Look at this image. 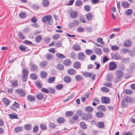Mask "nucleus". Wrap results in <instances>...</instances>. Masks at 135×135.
<instances>
[{"mask_svg": "<svg viewBox=\"0 0 135 135\" xmlns=\"http://www.w3.org/2000/svg\"><path fill=\"white\" fill-rule=\"evenodd\" d=\"M98 126L99 128H103L104 127V123L102 122H100L98 123Z\"/></svg>", "mask_w": 135, "mask_h": 135, "instance_id": "obj_39", "label": "nucleus"}, {"mask_svg": "<svg viewBox=\"0 0 135 135\" xmlns=\"http://www.w3.org/2000/svg\"><path fill=\"white\" fill-rule=\"evenodd\" d=\"M133 133L131 132H128L125 133H124L123 134V135H133Z\"/></svg>", "mask_w": 135, "mask_h": 135, "instance_id": "obj_64", "label": "nucleus"}, {"mask_svg": "<svg viewBox=\"0 0 135 135\" xmlns=\"http://www.w3.org/2000/svg\"><path fill=\"white\" fill-rule=\"evenodd\" d=\"M124 92L126 94H130L132 93V91L129 89H127L124 90Z\"/></svg>", "mask_w": 135, "mask_h": 135, "instance_id": "obj_54", "label": "nucleus"}, {"mask_svg": "<svg viewBox=\"0 0 135 135\" xmlns=\"http://www.w3.org/2000/svg\"><path fill=\"white\" fill-rule=\"evenodd\" d=\"M101 91L107 93L109 91V89L105 87H103L101 88Z\"/></svg>", "mask_w": 135, "mask_h": 135, "instance_id": "obj_41", "label": "nucleus"}, {"mask_svg": "<svg viewBox=\"0 0 135 135\" xmlns=\"http://www.w3.org/2000/svg\"><path fill=\"white\" fill-rule=\"evenodd\" d=\"M83 4V2L81 0H78L76 1L75 3V5L76 6H79Z\"/></svg>", "mask_w": 135, "mask_h": 135, "instance_id": "obj_45", "label": "nucleus"}, {"mask_svg": "<svg viewBox=\"0 0 135 135\" xmlns=\"http://www.w3.org/2000/svg\"><path fill=\"white\" fill-rule=\"evenodd\" d=\"M97 109L98 110L105 111H106V108L103 105H100L98 106Z\"/></svg>", "mask_w": 135, "mask_h": 135, "instance_id": "obj_17", "label": "nucleus"}, {"mask_svg": "<svg viewBox=\"0 0 135 135\" xmlns=\"http://www.w3.org/2000/svg\"><path fill=\"white\" fill-rule=\"evenodd\" d=\"M44 97V95L42 93L38 94L36 96V97L37 99L40 100H42Z\"/></svg>", "mask_w": 135, "mask_h": 135, "instance_id": "obj_29", "label": "nucleus"}, {"mask_svg": "<svg viewBox=\"0 0 135 135\" xmlns=\"http://www.w3.org/2000/svg\"><path fill=\"white\" fill-rule=\"evenodd\" d=\"M47 62L46 61H43L41 62L40 64V66L41 67H44L47 65Z\"/></svg>", "mask_w": 135, "mask_h": 135, "instance_id": "obj_31", "label": "nucleus"}, {"mask_svg": "<svg viewBox=\"0 0 135 135\" xmlns=\"http://www.w3.org/2000/svg\"><path fill=\"white\" fill-rule=\"evenodd\" d=\"M55 80V77L54 76L51 77L49 78L47 81V83L49 84L52 83L54 82Z\"/></svg>", "mask_w": 135, "mask_h": 135, "instance_id": "obj_16", "label": "nucleus"}, {"mask_svg": "<svg viewBox=\"0 0 135 135\" xmlns=\"http://www.w3.org/2000/svg\"><path fill=\"white\" fill-rule=\"evenodd\" d=\"M121 51L124 54H126L127 53H131V52H133V51H130L128 49L126 48L122 49L121 50Z\"/></svg>", "mask_w": 135, "mask_h": 135, "instance_id": "obj_35", "label": "nucleus"}, {"mask_svg": "<svg viewBox=\"0 0 135 135\" xmlns=\"http://www.w3.org/2000/svg\"><path fill=\"white\" fill-rule=\"evenodd\" d=\"M11 85L12 87H14L17 86L18 85V82L17 80H14L10 81Z\"/></svg>", "mask_w": 135, "mask_h": 135, "instance_id": "obj_23", "label": "nucleus"}, {"mask_svg": "<svg viewBox=\"0 0 135 135\" xmlns=\"http://www.w3.org/2000/svg\"><path fill=\"white\" fill-rule=\"evenodd\" d=\"M9 117L10 119H18V117L17 115L16 114H10L9 115Z\"/></svg>", "mask_w": 135, "mask_h": 135, "instance_id": "obj_22", "label": "nucleus"}, {"mask_svg": "<svg viewBox=\"0 0 135 135\" xmlns=\"http://www.w3.org/2000/svg\"><path fill=\"white\" fill-rule=\"evenodd\" d=\"M116 74L117 76V79L122 78L124 75V73L122 70H120L116 71Z\"/></svg>", "mask_w": 135, "mask_h": 135, "instance_id": "obj_6", "label": "nucleus"}, {"mask_svg": "<svg viewBox=\"0 0 135 135\" xmlns=\"http://www.w3.org/2000/svg\"><path fill=\"white\" fill-rule=\"evenodd\" d=\"M93 110V108L92 107H87L85 109V110L88 112H92Z\"/></svg>", "mask_w": 135, "mask_h": 135, "instance_id": "obj_44", "label": "nucleus"}, {"mask_svg": "<svg viewBox=\"0 0 135 135\" xmlns=\"http://www.w3.org/2000/svg\"><path fill=\"white\" fill-rule=\"evenodd\" d=\"M2 101L4 102V104L6 105H8L10 103L9 100L5 98H3Z\"/></svg>", "mask_w": 135, "mask_h": 135, "instance_id": "obj_26", "label": "nucleus"}, {"mask_svg": "<svg viewBox=\"0 0 135 135\" xmlns=\"http://www.w3.org/2000/svg\"><path fill=\"white\" fill-rule=\"evenodd\" d=\"M23 130V128L22 127H18L14 129L15 131L16 132H18L22 131Z\"/></svg>", "mask_w": 135, "mask_h": 135, "instance_id": "obj_40", "label": "nucleus"}, {"mask_svg": "<svg viewBox=\"0 0 135 135\" xmlns=\"http://www.w3.org/2000/svg\"><path fill=\"white\" fill-rule=\"evenodd\" d=\"M35 41L37 43L40 42L42 40V38L41 35H38L35 37Z\"/></svg>", "mask_w": 135, "mask_h": 135, "instance_id": "obj_20", "label": "nucleus"}, {"mask_svg": "<svg viewBox=\"0 0 135 135\" xmlns=\"http://www.w3.org/2000/svg\"><path fill=\"white\" fill-rule=\"evenodd\" d=\"M85 9L87 12H89L90 11V7L88 5H86L84 6Z\"/></svg>", "mask_w": 135, "mask_h": 135, "instance_id": "obj_52", "label": "nucleus"}, {"mask_svg": "<svg viewBox=\"0 0 135 135\" xmlns=\"http://www.w3.org/2000/svg\"><path fill=\"white\" fill-rule=\"evenodd\" d=\"M74 114V112L71 111H67L65 113V114L67 117H70Z\"/></svg>", "mask_w": 135, "mask_h": 135, "instance_id": "obj_38", "label": "nucleus"}, {"mask_svg": "<svg viewBox=\"0 0 135 135\" xmlns=\"http://www.w3.org/2000/svg\"><path fill=\"white\" fill-rule=\"evenodd\" d=\"M19 16L21 18H23L26 17V14L25 12H22L20 13Z\"/></svg>", "mask_w": 135, "mask_h": 135, "instance_id": "obj_50", "label": "nucleus"}, {"mask_svg": "<svg viewBox=\"0 0 135 135\" xmlns=\"http://www.w3.org/2000/svg\"><path fill=\"white\" fill-rule=\"evenodd\" d=\"M78 119V115H76L73 116L69 119V122L71 123H74L75 121Z\"/></svg>", "mask_w": 135, "mask_h": 135, "instance_id": "obj_9", "label": "nucleus"}, {"mask_svg": "<svg viewBox=\"0 0 135 135\" xmlns=\"http://www.w3.org/2000/svg\"><path fill=\"white\" fill-rule=\"evenodd\" d=\"M38 130V127L37 125L35 126L33 128V132L34 133H37Z\"/></svg>", "mask_w": 135, "mask_h": 135, "instance_id": "obj_49", "label": "nucleus"}, {"mask_svg": "<svg viewBox=\"0 0 135 135\" xmlns=\"http://www.w3.org/2000/svg\"><path fill=\"white\" fill-rule=\"evenodd\" d=\"M95 115L98 118H101L103 117L104 114L102 112H98L95 113Z\"/></svg>", "mask_w": 135, "mask_h": 135, "instance_id": "obj_27", "label": "nucleus"}, {"mask_svg": "<svg viewBox=\"0 0 135 135\" xmlns=\"http://www.w3.org/2000/svg\"><path fill=\"white\" fill-rule=\"evenodd\" d=\"M32 126L31 124H27L24 126V128L26 130H29L31 128Z\"/></svg>", "mask_w": 135, "mask_h": 135, "instance_id": "obj_37", "label": "nucleus"}, {"mask_svg": "<svg viewBox=\"0 0 135 135\" xmlns=\"http://www.w3.org/2000/svg\"><path fill=\"white\" fill-rule=\"evenodd\" d=\"M41 91H42L46 93H49V90L44 88H42Z\"/></svg>", "mask_w": 135, "mask_h": 135, "instance_id": "obj_56", "label": "nucleus"}, {"mask_svg": "<svg viewBox=\"0 0 135 135\" xmlns=\"http://www.w3.org/2000/svg\"><path fill=\"white\" fill-rule=\"evenodd\" d=\"M80 127L84 129H85L87 128V126L85 122H81L80 123Z\"/></svg>", "mask_w": 135, "mask_h": 135, "instance_id": "obj_25", "label": "nucleus"}, {"mask_svg": "<svg viewBox=\"0 0 135 135\" xmlns=\"http://www.w3.org/2000/svg\"><path fill=\"white\" fill-rule=\"evenodd\" d=\"M79 23V22L78 21L75 20L74 21L71 23H70L69 25L70 26L71 25H73L75 26H77Z\"/></svg>", "mask_w": 135, "mask_h": 135, "instance_id": "obj_55", "label": "nucleus"}, {"mask_svg": "<svg viewBox=\"0 0 135 135\" xmlns=\"http://www.w3.org/2000/svg\"><path fill=\"white\" fill-rule=\"evenodd\" d=\"M31 21L33 23H35L37 22V19L35 17L33 16L32 18Z\"/></svg>", "mask_w": 135, "mask_h": 135, "instance_id": "obj_63", "label": "nucleus"}, {"mask_svg": "<svg viewBox=\"0 0 135 135\" xmlns=\"http://www.w3.org/2000/svg\"><path fill=\"white\" fill-rule=\"evenodd\" d=\"M30 76L32 79L34 80H36L37 78V75L34 73L31 74L30 75Z\"/></svg>", "mask_w": 135, "mask_h": 135, "instance_id": "obj_33", "label": "nucleus"}, {"mask_svg": "<svg viewBox=\"0 0 135 135\" xmlns=\"http://www.w3.org/2000/svg\"><path fill=\"white\" fill-rule=\"evenodd\" d=\"M122 7L124 8H128L130 6L129 4L127 2H124L121 4Z\"/></svg>", "mask_w": 135, "mask_h": 135, "instance_id": "obj_24", "label": "nucleus"}, {"mask_svg": "<svg viewBox=\"0 0 135 135\" xmlns=\"http://www.w3.org/2000/svg\"><path fill=\"white\" fill-rule=\"evenodd\" d=\"M74 67L76 69H79L81 67V63L78 61H76L75 62L73 65Z\"/></svg>", "mask_w": 135, "mask_h": 135, "instance_id": "obj_12", "label": "nucleus"}, {"mask_svg": "<svg viewBox=\"0 0 135 135\" xmlns=\"http://www.w3.org/2000/svg\"><path fill=\"white\" fill-rule=\"evenodd\" d=\"M49 4V1L48 0H44L42 2V5L44 7H47Z\"/></svg>", "mask_w": 135, "mask_h": 135, "instance_id": "obj_32", "label": "nucleus"}, {"mask_svg": "<svg viewBox=\"0 0 135 135\" xmlns=\"http://www.w3.org/2000/svg\"><path fill=\"white\" fill-rule=\"evenodd\" d=\"M27 79V76L23 75L21 77L22 80L23 81L26 82V81Z\"/></svg>", "mask_w": 135, "mask_h": 135, "instance_id": "obj_58", "label": "nucleus"}, {"mask_svg": "<svg viewBox=\"0 0 135 135\" xmlns=\"http://www.w3.org/2000/svg\"><path fill=\"white\" fill-rule=\"evenodd\" d=\"M73 49L75 51H79L81 50L80 46L76 44H75L73 45Z\"/></svg>", "mask_w": 135, "mask_h": 135, "instance_id": "obj_14", "label": "nucleus"}, {"mask_svg": "<svg viewBox=\"0 0 135 135\" xmlns=\"http://www.w3.org/2000/svg\"><path fill=\"white\" fill-rule=\"evenodd\" d=\"M92 114L90 113L84 114L82 119L84 120H87L92 118Z\"/></svg>", "mask_w": 135, "mask_h": 135, "instance_id": "obj_2", "label": "nucleus"}, {"mask_svg": "<svg viewBox=\"0 0 135 135\" xmlns=\"http://www.w3.org/2000/svg\"><path fill=\"white\" fill-rule=\"evenodd\" d=\"M84 75L86 77H90L92 76V73H87L84 74Z\"/></svg>", "mask_w": 135, "mask_h": 135, "instance_id": "obj_60", "label": "nucleus"}, {"mask_svg": "<svg viewBox=\"0 0 135 135\" xmlns=\"http://www.w3.org/2000/svg\"><path fill=\"white\" fill-rule=\"evenodd\" d=\"M97 41L98 42H100L102 45H103L104 44V42L103 41V39L102 38H98L97 39Z\"/></svg>", "mask_w": 135, "mask_h": 135, "instance_id": "obj_59", "label": "nucleus"}, {"mask_svg": "<svg viewBox=\"0 0 135 135\" xmlns=\"http://www.w3.org/2000/svg\"><path fill=\"white\" fill-rule=\"evenodd\" d=\"M27 48L26 46H24L23 45H21L19 47L20 49L22 51H25L26 50Z\"/></svg>", "mask_w": 135, "mask_h": 135, "instance_id": "obj_51", "label": "nucleus"}, {"mask_svg": "<svg viewBox=\"0 0 135 135\" xmlns=\"http://www.w3.org/2000/svg\"><path fill=\"white\" fill-rule=\"evenodd\" d=\"M63 64L66 66H70L71 63V61L69 59H65L63 62Z\"/></svg>", "mask_w": 135, "mask_h": 135, "instance_id": "obj_15", "label": "nucleus"}, {"mask_svg": "<svg viewBox=\"0 0 135 135\" xmlns=\"http://www.w3.org/2000/svg\"><path fill=\"white\" fill-rule=\"evenodd\" d=\"M35 84L37 87L39 88H41L42 87L40 81H37L35 82Z\"/></svg>", "mask_w": 135, "mask_h": 135, "instance_id": "obj_46", "label": "nucleus"}, {"mask_svg": "<svg viewBox=\"0 0 135 135\" xmlns=\"http://www.w3.org/2000/svg\"><path fill=\"white\" fill-rule=\"evenodd\" d=\"M93 17L92 15L90 13H88L86 15V19L88 20H91L92 18Z\"/></svg>", "mask_w": 135, "mask_h": 135, "instance_id": "obj_30", "label": "nucleus"}, {"mask_svg": "<svg viewBox=\"0 0 135 135\" xmlns=\"http://www.w3.org/2000/svg\"><path fill=\"white\" fill-rule=\"evenodd\" d=\"M78 16V13L76 11H74L71 12L70 14V17L73 18H75Z\"/></svg>", "mask_w": 135, "mask_h": 135, "instance_id": "obj_13", "label": "nucleus"}, {"mask_svg": "<svg viewBox=\"0 0 135 135\" xmlns=\"http://www.w3.org/2000/svg\"><path fill=\"white\" fill-rule=\"evenodd\" d=\"M27 99L29 101L33 102L35 100L36 98L34 96L28 95L27 96Z\"/></svg>", "mask_w": 135, "mask_h": 135, "instance_id": "obj_19", "label": "nucleus"}, {"mask_svg": "<svg viewBox=\"0 0 135 135\" xmlns=\"http://www.w3.org/2000/svg\"><path fill=\"white\" fill-rule=\"evenodd\" d=\"M70 57L73 59H74L76 56L75 54L72 52L70 53Z\"/></svg>", "mask_w": 135, "mask_h": 135, "instance_id": "obj_61", "label": "nucleus"}, {"mask_svg": "<svg viewBox=\"0 0 135 135\" xmlns=\"http://www.w3.org/2000/svg\"><path fill=\"white\" fill-rule=\"evenodd\" d=\"M40 76L41 78L42 79L46 78L47 76V73L46 71L43 70L40 73Z\"/></svg>", "mask_w": 135, "mask_h": 135, "instance_id": "obj_11", "label": "nucleus"}, {"mask_svg": "<svg viewBox=\"0 0 135 135\" xmlns=\"http://www.w3.org/2000/svg\"><path fill=\"white\" fill-rule=\"evenodd\" d=\"M40 127L42 130H45L47 129L46 126L44 124H41L40 125Z\"/></svg>", "mask_w": 135, "mask_h": 135, "instance_id": "obj_53", "label": "nucleus"}, {"mask_svg": "<svg viewBox=\"0 0 135 135\" xmlns=\"http://www.w3.org/2000/svg\"><path fill=\"white\" fill-rule=\"evenodd\" d=\"M132 11L131 9H129L126 11L125 14L127 16L131 15L132 13Z\"/></svg>", "mask_w": 135, "mask_h": 135, "instance_id": "obj_34", "label": "nucleus"}, {"mask_svg": "<svg viewBox=\"0 0 135 135\" xmlns=\"http://www.w3.org/2000/svg\"><path fill=\"white\" fill-rule=\"evenodd\" d=\"M25 44L27 45H32V42L30 41L27 40H26L24 41Z\"/></svg>", "mask_w": 135, "mask_h": 135, "instance_id": "obj_62", "label": "nucleus"}, {"mask_svg": "<svg viewBox=\"0 0 135 135\" xmlns=\"http://www.w3.org/2000/svg\"><path fill=\"white\" fill-rule=\"evenodd\" d=\"M86 56L85 53L83 52H79L78 54V57L79 59L80 60H82L85 59Z\"/></svg>", "mask_w": 135, "mask_h": 135, "instance_id": "obj_4", "label": "nucleus"}, {"mask_svg": "<svg viewBox=\"0 0 135 135\" xmlns=\"http://www.w3.org/2000/svg\"><path fill=\"white\" fill-rule=\"evenodd\" d=\"M125 100L127 103H130L131 102L132 98L131 97L127 96L125 98Z\"/></svg>", "mask_w": 135, "mask_h": 135, "instance_id": "obj_48", "label": "nucleus"}, {"mask_svg": "<svg viewBox=\"0 0 135 135\" xmlns=\"http://www.w3.org/2000/svg\"><path fill=\"white\" fill-rule=\"evenodd\" d=\"M101 100L102 103L106 104H108L110 102L109 99L107 97H102L101 98Z\"/></svg>", "mask_w": 135, "mask_h": 135, "instance_id": "obj_5", "label": "nucleus"}, {"mask_svg": "<svg viewBox=\"0 0 135 135\" xmlns=\"http://www.w3.org/2000/svg\"><path fill=\"white\" fill-rule=\"evenodd\" d=\"M38 69L37 66L35 64L31 65V70L33 71H35L37 70Z\"/></svg>", "mask_w": 135, "mask_h": 135, "instance_id": "obj_18", "label": "nucleus"}, {"mask_svg": "<svg viewBox=\"0 0 135 135\" xmlns=\"http://www.w3.org/2000/svg\"><path fill=\"white\" fill-rule=\"evenodd\" d=\"M22 74L23 75L28 76V72L27 69L24 68L23 69Z\"/></svg>", "mask_w": 135, "mask_h": 135, "instance_id": "obj_36", "label": "nucleus"}, {"mask_svg": "<svg viewBox=\"0 0 135 135\" xmlns=\"http://www.w3.org/2000/svg\"><path fill=\"white\" fill-rule=\"evenodd\" d=\"M46 56V59L48 60H51L53 58V55L51 54H47Z\"/></svg>", "mask_w": 135, "mask_h": 135, "instance_id": "obj_47", "label": "nucleus"}, {"mask_svg": "<svg viewBox=\"0 0 135 135\" xmlns=\"http://www.w3.org/2000/svg\"><path fill=\"white\" fill-rule=\"evenodd\" d=\"M111 48L112 50L115 51L118 50L119 47L117 46H113L111 47Z\"/></svg>", "mask_w": 135, "mask_h": 135, "instance_id": "obj_57", "label": "nucleus"}, {"mask_svg": "<svg viewBox=\"0 0 135 135\" xmlns=\"http://www.w3.org/2000/svg\"><path fill=\"white\" fill-rule=\"evenodd\" d=\"M85 52L88 55H90L93 53V51L90 49H87L85 50Z\"/></svg>", "mask_w": 135, "mask_h": 135, "instance_id": "obj_43", "label": "nucleus"}, {"mask_svg": "<svg viewBox=\"0 0 135 135\" xmlns=\"http://www.w3.org/2000/svg\"><path fill=\"white\" fill-rule=\"evenodd\" d=\"M53 18L51 15L45 16L42 18V21L43 22L47 21L48 24L52 25L53 23Z\"/></svg>", "mask_w": 135, "mask_h": 135, "instance_id": "obj_1", "label": "nucleus"}, {"mask_svg": "<svg viewBox=\"0 0 135 135\" xmlns=\"http://www.w3.org/2000/svg\"><path fill=\"white\" fill-rule=\"evenodd\" d=\"M15 92L22 97H24L26 95L25 92L21 89H17L15 90Z\"/></svg>", "mask_w": 135, "mask_h": 135, "instance_id": "obj_7", "label": "nucleus"}, {"mask_svg": "<svg viewBox=\"0 0 135 135\" xmlns=\"http://www.w3.org/2000/svg\"><path fill=\"white\" fill-rule=\"evenodd\" d=\"M131 42L129 40H126L124 41L123 46L124 47H127L131 44Z\"/></svg>", "mask_w": 135, "mask_h": 135, "instance_id": "obj_28", "label": "nucleus"}, {"mask_svg": "<svg viewBox=\"0 0 135 135\" xmlns=\"http://www.w3.org/2000/svg\"><path fill=\"white\" fill-rule=\"evenodd\" d=\"M75 78L76 81H79L82 80L83 79V77L81 75H77L75 76Z\"/></svg>", "mask_w": 135, "mask_h": 135, "instance_id": "obj_42", "label": "nucleus"}, {"mask_svg": "<svg viewBox=\"0 0 135 135\" xmlns=\"http://www.w3.org/2000/svg\"><path fill=\"white\" fill-rule=\"evenodd\" d=\"M109 69L110 70H113L115 69L117 67V64L114 62H111L109 64Z\"/></svg>", "mask_w": 135, "mask_h": 135, "instance_id": "obj_3", "label": "nucleus"}, {"mask_svg": "<svg viewBox=\"0 0 135 135\" xmlns=\"http://www.w3.org/2000/svg\"><path fill=\"white\" fill-rule=\"evenodd\" d=\"M94 51L95 54L98 55H101L102 53L101 49L98 48H94Z\"/></svg>", "mask_w": 135, "mask_h": 135, "instance_id": "obj_10", "label": "nucleus"}, {"mask_svg": "<svg viewBox=\"0 0 135 135\" xmlns=\"http://www.w3.org/2000/svg\"><path fill=\"white\" fill-rule=\"evenodd\" d=\"M64 80L65 82L69 83L71 82V79L70 76H66L64 78Z\"/></svg>", "mask_w": 135, "mask_h": 135, "instance_id": "obj_21", "label": "nucleus"}, {"mask_svg": "<svg viewBox=\"0 0 135 135\" xmlns=\"http://www.w3.org/2000/svg\"><path fill=\"white\" fill-rule=\"evenodd\" d=\"M76 73V70L73 69H69L67 70L68 74L70 75H73L75 74Z\"/></svg>", "mask_w": 135, "mask_h": 135, "instance_id": "obj_8", "label": "nucleus"}]
</instances>
